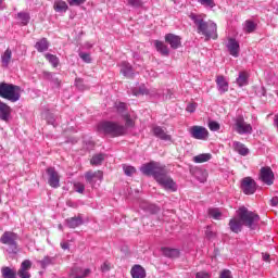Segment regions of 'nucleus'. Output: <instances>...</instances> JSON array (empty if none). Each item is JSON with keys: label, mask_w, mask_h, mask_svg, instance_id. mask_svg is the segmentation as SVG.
Instances as JSON below:
<instances>
[{"label": "nucleus", "mask_w": 278, "mask_h": 278, "mask_svg": "<svg viewBox=\"0 0 278 278\" xmlns=\"http://www.w3.org/2000/svg\"><path fill=\"white\" fill-rule=\"evenodd\" d=\"M139 170L142 175H146V177H153L154 181H156L161 188H164V190L177 192V182L168 175L166 166L161 165L160 162L151 161L144 163Z\"/></svg>", "instance_id": "1"}, {"label": "nucleus", "mask_w": 278, "mask_h": 278, "mask_svg": "<svg viewBox=\"0 0 278 278\" xmlns=\"http://www.w3.org/2000/svg\"><path fill=\"white\" fill-rule=\"evenodd\" d=\"M260 223V215L253 211H249L245 206L239 207L237 211V216L232 217L228 227L232 233H240L242 227H249V229H255Z\"/></svg>", "instance_id": "2"}, {"label": "nucleus", "mask_w": 278, "mask_h": 278, "mask_svg": "<svg viewBox=\"0 0 278 278\" xmlns=\"http://www.w3.org/2000/svg\"><path fill=\"white\" fill-rule=\"evenodd\" d=\"M189 18L194 23L197 33L204 36L205 42L216 40L218 38V26L213 21H205L203 16L191 13Z\"/></svg>", "instance_id": "3"}, {"label": "nucleus", "mask_w": 278, "mask_h": 278, "mask_svg": "<svg viewBox=\"0 0 278 278\" xmlns=\"http://www.w3.org/2000/svg\"><path fill=\"white\" fill-rule=\"evenodd\" d=\"M99 134L110 136V138H121L127 134V128L116 122L104 121L97 126Z\"/></svg>", "instance_id": "4"}, {"label": "nucleus", "mask_w": 278, "mask_h": 278, "mask_svg": "<svg viewBox=\"0 0 278 278\" xmlns=\"http://www.w3.org/2000/svg\"><path fill=\"white\" fill-rule=\"evenodd\" d=\"M0 97L1 99L11 101V103H16V101L21 100V87L14 84L1 83Z\"/></svg>", "instance_id": "5"}, {"label": "nucleus", "mask_w": 278, "mask_h": 278, "mask_svg": "<svg viewBox=\"0 0 278 278\" xmlns=\"http://www.w3.org/2000/svg\"><path fill=\"white\" fill-rule=\"evenodd\" d=\"M18 235L13 231H4L0 237L1 244L8 247L7 252L11 255H16L18 253Z\"/></svg>", "instance_id": "6"}, {"label": "nucleus", "mask_w": 278, "mask_h": 278, "mask_svg": "<svg viewBox=\"0 0 278 278\" xmlns=\"http://www.w3.org/2000/svg\"><path fill=\"white\" fill-rule=\"evenodd\" d=\"M232 129L239 136H251L253 134V126L244 121V115H237L232 118Z\"/></svg>", "instance_id": "7"}, {"label": "nucleus", "mask_w": 278, "mask_h": 278, "mask_svg": "<svg viewBox=\"0 0 278 278\" xmlns=\"http://www.w3.org/2000/svg\"><path fill=\"white\" fill-rule=\"evenodd\" d=\"M241 190L243 194L251 195L257 192V182L251 177H244L241 180Z\"/></svg>", "instance_id": "8"}, {"label": "nucleus", "mask_w": 278, "mask_h": 278, "mask_svg": "<svg viewBox=\"0 0 278 278\" xmlns=\"http://www.w3.org/2000/svg\"><path fill=\"white\" fill-rule=\"evenodd\" d=\"M258 179L266 186H273V184H275V173H273V168L269 166L262 167Z\"/></svg>", "instance_id": "9"}, {"label": "nucleus", "mask_w": 278, "mask_h": 278, "mask_svg": "<svg viewBox=\"0 0 278 278\" xmlns=\"http://www.w3.org/2000/svg\"><path fill=\"white\" fill-rule=\"evenodd\" d=\"M189 134L194 140H207L210 138V131L203 126H192L189 129Z\"/></svg>", "instance_id": "10"}, {"label": "nucleus", "mask_w": 278, "mask_h": 278, "mask_svg": "<svg viewBox=\"0 0 278 278\" xmlns=\"http://www.w3.org/2000/svg\"><path fill=\"white\" fill-rule=\"evenodd\" d=\"M48 175V184L51 188H60V174L55 170V167H48L46 169Z\"/></svg>", "instance_id": "11"}, {"label": "nucleus", "mask_w": 278, "mask_h": 278, "mask_svg": "<svg viewBox=\"0 0 278 278\" xmlns=\"http://www.w3.org/2000/svg\"><path fill=\"white\" fill-rule=\"evenodd\" d=\"M151 131L153 136H155V138H159V140H164V141L173 140V137L166 134V128H162V126L153 125L151 128Z\"/></svg>", "instance_id": "12"}, {"label": "nucleus", "mask_w": 278, "mask_h": 278, "mask_svg": "<svg viewBox=\"0 0 278 278\" xmlns=\"http://www.w3.org/2000/svg\"><path fill=\"white\" fill-rule=\"evenodd\" d=\"M165 42L170 46V49L177 50L181 47V37L173 33L165 35Z\"/></svg>", "instance_id": "13"}, {"label": "nucleus", "mask_w": 278, "mask_h": 278, "mask_svg": "<svg viewBox=\"0 0 278 278\" xmlns=\"http://www.w3.org/2000/svg\"><path fill=\"white\" fill-rule=\"evenodd\" d=\"M29 270H31V262L29 260H24L17 270V276L20 278H31Z\"/></svg>", "instance_id": "14"}, {"label": "nucleus", "mask_w": 278, "mask_h": 278, "mask_svg": "<svg viewBox=\"0 0 278 278\" xmlns=\"http://www.w3.org/2000/svg\"><path fill=\"white\" fill-rule=\"evenodd\" d=\"M228 53L232 55V58L240 56V42L236 40V38H229L227 43Z\"/></svg>", "instance_id": "15"}, {"label": "nucleus", "mask_w": 278, "mask_h": 278, "mask_svg": "<svg viewBox=\"0 0 278 278\" xmlns=\"http://www.w3.org/2000/svg\"><path fill=\"white\" fill-rule=\"evenodd\" d=\"M12 118V108L8 103L0 101V121L9 123Z\"/></svg>", "instance_id": "16"}, {"label": "nucleus", "mask_w": 278, "mask_h": 278, "mask_svg": "<svg viewBox=\"0 0 278 278\" xmlns=\"http://www.w3.org/2000/svg\"><path fill=\"white\" fill-rule=\"evenodd\" d=\"M161 253L164 257H168L169 260H177L181 255V251L175 248L163 247L161 248Z\"/></svg>", "instance_id": "17"}, {"label": "nucleus", "mask_w": 278, "mask_h": 278, "mask_svg": "<svg viewBox=\"0 0 278 278\" xmlns=\"http://www.w3.org/2000/svg\"><path fill=\"white\" fill-rule=\"evenodd\" d=\"M83 223H84V217H81V214H78L77 216L65 219V225L70 229H77V227H81Z\"/></svg>", "instance_id": "18"}, {"label": "nucleus", "mask_w": 278, "mask_h": 278, "mask_svg": "<svg viewBox=\"0 0 278 278\" xmlns=\"http://www.w3.org/2000/svg\"><path fill=\"white\" fill-rule=\"evenodd\" d=\"M217 90L220 94H225V92H229V83L225 79V76L218 75L216 77Z\"/></svg>", "instance_id": "19"}, {"label": "nucleus", "mask_w": 278, "mask_h": 278, "mask_svg": "<svg viewBox=\"0 0 278 278\" xmlns=\"http://www.w3.org/2000/svg\"><path fill=\"white\" fill-rule=\"evenodd\" d=\"M41 75L42 79H45L46 81H50L51 84L56 86V88H60L62 80L55 76V73L43 71Z\"/></svg>", "instance_id": "20"}, {"label": "nucleus", "mask_w": 278, "mask_h": 278, "mask_svg": "<svg viewBox=\"0 0 278 278\" xmlns=\"http://www.w3.org/2000/svg\"><path fill=\"white\" fill-rule=\"evenodd\" d=\"M85 179L91 186H92V184H94V179H99V181H103V172H101V170L87 172L85 174Z\"/></svg>", "instance_id": "21"}, {"label": "nucleus", "mask_w": 278, "mask_h": 278, "mask_svg": "<svg viewBox=\"0 0 278 278\" xmlns=\"http://www.w3.org/2000/svg\"><path fill=\"white\" fill-rule=\"evenodd\" d=\"M119 66L121 73L124 75V77H128L129 79L134 77V67L131 64H129V62L123 61Z\"/></svg>", "instance_id": "22"}, {"label": "nucleus", "mask_w": 278, "mask_h": 278, "mask_svg": "<svg viewBox=\"0 0 278 278\" xmlns=\"http://www.w3.org/2000/svg\"><path fill=\"white\" fill-rule=\"evenodd\" d=\"M154 47L156 51L161 53V55H163L164 58H168L170 55V50L168 49V46L164 45L163 41L155 40Z\"/></svg>", "instance_id": "23"}, {"label": "nucleus", "mask_w": 278, "mask_h": 278, "mask_svg": "<svg viewBox=\"0 0 278 278\" xmlns=\"http://www.w3.org/2000/svg\"><path fill=\"white\" fill-rule=\"evenodd\" d=\"M232 149L236 151V153H239V155H242L243 157L250 153L249 148H247V146L240 141H235L232 143Z\"/></svg>", "instance_id": "24"}, {"label": "nucleus", "mask_w": 278, "mask_h": 278, "mask_svg": "<svg viewBox=\"0 0 278 278\" xmlns=\"http://www.w3.org/2000/svg\"><path fill=\"white\" fill-rule=\"evenodd\" d=\"M49 40L47 38H41L35 43V49L38 51V53H45V51H49Z\"/></svg>", "instance_id": "25"}, {"label": "nucleus", "mask_w": 278, "mask_h": 278, "mask_svg": "<svg viewBox=\"0 0 278 278\" xmlns=\"http://www.w3.org/2000/svg\"><path fill=\"white\" fill-rule=\"evenodd\" d=\"M56 258L55 256L46 255L41 261H38L37 264L46 270L48 266H55Z\"/></svg>", "instance_id": "26"}, {"label": "nucleus", "mask_w": 278, "mask_h": 278, "mask_svg": "<svg viewBox=\"0 0 278 278\" xmlns=\"http://www.w3.org/2000/svg\"><path fill=\"white\" fill-rule=\"evenodd\" d=\"M130 275L132 278H146L147 270H144L141 265H135L130 270Z\"/></svg>", "instance_id": "27"}, {"label": "nucleus", "mask_w": 278, "mask_h": 278, "mask_svg": "<svg viewBox=\"0 0 278 278\" xmlns=\"http://www.w3.org/2000/svg\"><path fill=\"white\" fill-rule=\"evenodd\" d=\"M72 275H74V278H86L88 275H90L89 268H81V267H73L72 268Z\"/></svg>", "instance_id": "28"}, {"label": "nucleus", "mask_w": 278, "mask_h": 278, "mask_svg": "<svg viewBox=\"0 0 278 278\" xmlns=\"http://www.w3.org/2000/svg\"><path fill=\"white\" fill-rule=\"evenodd\" d=\"M1 275H2V278H18L16 276L17 275L16 268H11L8 266H3L1 268Z\"/></svg>", "instance_id": "29"}, {"label": "nucleus", "mask_w": 278, "mask_h": 278, "mask_svg": "<svg viewBox=\"0 0 278 278\" xmlns=\"http://www.w3.org/2000/svg\"><path fill=\"white\" fill-rule=\"evenodd\" d=\"M257 29V24L253 20H247L243 24V31L245 34H253Z\"/></svg>", "instance_id": "30"}, {"label": "nucleus", "mask_w": 278, "mask_h": 278, "mask_svg": "<svg viewBox=\"0 0 278 278\" xmlns=\"http://www.w3.org/2000/svg\"><path fill=\"white\" fill-rule=\"evenodd\" d=\"M11 60H12V50L7 49L4 53L1 55V62H2L3 68H8V66H10Z\"/></svg>", "instance_id": "31"}, {"label": "nucleus", "mask_w": 278, "mask_h": 278, "mask_svg": "<svg viewBox=\"0 0 278 278\" xmlns=\"http://www.w3.org/2000/svg\"><path fill=\"white\" fill-rule=\"evenodd\" d=\"M236 81L240 88H242V86H249V73L240 72Z\"/></svg>", "instance_id": "32"}, {"label": "nucleus", "mask_w": 278, "mask_h": 278, "mask_svg": "<svg viewBox=\"0 0 278 278\" xmlns=\"http://www.w3.org/2000/svg\"><path fill=\"white\" fill-rule=\"evenodd\" d=\"M53 10L56 12H67L68 11V4L64 0H56L53 4Z\"/></svg>", "instance_id": "33"}, {"label": "nucleus", "mask_w": 278, "mask_h": 278, "mask_svg": "<svg viewBox=\"0 0 278 278\" xmlns=\"http://www.w3.org/2000/svg\"><path fill=\"white\" fill-rule=\"evenodd\" d=\"M45 58L49 62V64H51V66H53V68H58V66H60V58H58V55L51 54V53H46Z\"/></svg>", "instance_id": "34"}, {"label": "nucleus", "mask_w": 278, "mask_h": 278, "mask_svg": "<svg viewBox=\"0 0 278 278\" xmlns=\"http://www.w3.org/2000/svg\"><path fill=\"white\" fill-rule=\"evenodd\" d=\"M104 160H105L104 153L94 154L90 160V164L91 166H101Z\"/></svg>", "instance_id": "35"}, {"label": "nucleus", "mask_w": 278, "mask_h": 278, "mask_svg": "<svg viewBox=\"0 0 278 278\" xmlns=\"http://www.w3.org/2000/svg\"><path fill=\"white\" fill-rule=\"evenodd\" d=\"M16 18H18V21H21V24L24 26L29 25V21H31V16L27 12L17 13Z\"/></svg>", "instance_id": "36"}, {"label": "nucleus", "mask_w": 278, "mask_h": 278, "mask_svg": "<svg viewBox=\"0 0 278 278\" xmlns=\"http://www.w3.org/2000/svg\"><path fill=\"white\" fill-rule=\"evenodd\" d=\"M210 160H212V155L210 153H203L193 157V162H195V164H203V162H210Z\"/></svg>", "instance_id": "37"}, {"label": "nucleus", "mask_w": 278, "mask_h": 278, "mask_svg": "<svg viewBox=\"0 0 278 278\" xmlns=\"http://www.w3.org/2000/svg\"><path fill=\"white\" fill-rule=\"evenodd\" d=\"M208 216L214 218V220H220V218H223V212H220V208H210Z\"/></svg>", "instance_id": "38"}, {"label": "nucleus", "mask_w": 278, "mask_h": 278, "mask_svg": "<svg viewBox=\"0 0 278 278\" xmlns=\"http://www.w3.org/2000/svg\"><path fill=\"white\" fill-rule=\"evenodd\" d=\"M132 94L135 97H140V94H149V89H147L144 85H141L138 88L132 89Z\"/></svg>", "instance_id": "39"}, {"label": "nucleus", "mask_w": 278, "mask_h": 278, "mask_svg": "<svg viewBox=\"0 0 278 278\" xmlns=\"http://www.w3.org/2000/svg\"><path fill=\"white\" fill-rule=\"evenodd\" d=\"M75 86L80 92H84V90H88L90 88L88 85L84 84V79L81 78H76L75 79Z\"/></svg>", "instance_id": "40"}, {"label": "nucleus", "mask_w": 278, "mask_h": 278, "mask_svg": "<svg viewBox=\"0 0 278 278\" xmlns=\"http://www.w3.org/2000/svg\"><path fill=\"white\" fill-rule=\"evenodd\" d=\"M123 118L125 121V126L124 127L126 128V130H127V128L135 127L136 123L134 122V119H131V115L124 114Z\"/></svg>", "instance_id": "41"}, {"label": "nucleus", "mask_w": 278, "mask_h": 278, "mask_svg": "<svg viewBox=\"0 0 278 278\" xmlns=\"http://www.w3.org/2000/svg\"><path fill=\"white\" fill-rule=\"evenodd\" d=\"M78 55L80 60H83V62H85L86 64H90L92 62V56H90V53L88 52L79 51Z\"/></svg>", "instance_id": "42"}, {"label": "nucleus", "mask_w": 278, "mask_h": 278, "mask_svg": "<svg viewBox=\"0 0 278 278\" xmlns=\"http://www.w3.org/2000/svg\"><path fill=\"white\" fill-rule=\"evenodd\" d=\"M123 170L127 177H131L132 175H136V167L131 165H124Z\"/></svg>", "instance_id": "43"}, {"label": "nucleus", "mask_w": 278, "mask_h": 278, "mask_svg": "<svg viewBox=\"0 0 278 278\" xmlns=\"http://www.w3.org/2000/svg\"><path fill=\"white\" fill-rule=\"evenodd\" d=\"M206 240H214L216 238V232L212 229V226H207L205 230Z\"/></svg>", "instance_id": "44"}, {"label": "nucleus", "mask_w": 278, "mask_h": 278, "mask_svg": "<svg viewBox=\"0 0 278 278\" xmlns=\"http://www.w3.org/2000/svg\"><path fill=\"white\" fill-rule=\"evenodd\" d=\"M197 1L204 8H211V9L216 8V3L214 2V0H197Z\"/></svg>", "instance_id": "45"}, {"label": "nucleus", "mask_w": 278, "mask_h": 278, "mask_svg": "<svg viewBox=\"0 0 278 278\" xmlns=\"http://www.w3.org/2000/svg\"><path fill=\"white\" fill-rule=\"evenodd\" d=\"M74 190H75V192H78L79 194H84V192L86 191V186L81 182H75Z\"/></svg>", "instance_id": "46"}, {"label": "nucleus", "mask_w": 278, "mask_h": 278, "mask_svg": "<svg viewBox=\"0 0 278 278\" xmlns=\"http://www.w3.org/2000/svg\"><path fill=\"white\" fill-rule=\"evenodd\" d=\"M116 110L118 114H125V112H127V104L125 102H119L116 104Z\"/></svg>", "instance_id": "47"}, {"label": "nucleus", "mask_w": 278, "mask_h": 278, "mask_svg": "<svg viewBox=\"0 0 278 278\" xmlns=\"http://www.w3.org/2000/svg\"><path fill=\"white\" fill-rule=\"evenodd\" d=\"M128 5L131 8H142V1L141 0H127Z\"/></svg>", "instance_id": "48"}, {"label": "nucleus", "mask_w": 278, "mask_h": 278, "mask_svg": "<svg viewBox=\"0 0 278 278\" xmlns=\"http://www.w3.org/2000/svg\"><path fill=\"white\" fill-rule=\"evenodd\" d=\"M208 128L211 129V131H218V129H220V124H218V122H210L208 123Z\"/></svg>", "instance_id": "49"}, {"label": "nucleus", "mask_w": 278, "mask_h": 278, "mask_svg": "<svg viewBox=\"0 0 278 278\" xmlns=\"http://www.w3.org/2000/svg\"><path fill=\"white\" fill-rule=\"evenodd\" d=\"M186 112H189L190 114H193V112H197V103L195 102L189 103L186 108Z\"/></svg>", "instance_id": "50"}, {"label": "nucleus", "mask_w": 278, "mask_h": 278, "mask_svg": "<svg viewBox=\"0 0 278 278\" xmlns=\"http://www.w3.org/2000/svg\"><path fill=\"white\" fill-rule=\"evenodd\" d=\"M219 278H233V275H231V270H229V269H224V270L219 274Z\"/></svg>", "instance_id": "51"}, {"label": "nucleus", "mask_w": 278, "mask_h": 278, "mask_svg": "<svg viewBox=\"0 0 278 278\" xmlns=\"http://www.w3.org/2000/svg\"><path fill=\"white\" fill-rule=\"evenodd\" d=\"M87 0H67L68 5H84Z\"/></svg>", "instance_id": "52"}, {"label": "nucleus", "mask_w": 278, "mask_h": 278, "mask_svg": "<svg viewBox=\"0 0 278 278\" xmlns=\"http://www.w3.org/2000/svg\"><path fill=\"white\" fill-rule=\"evenodd\" d=\"M47 123H48V125H53V127H55V125H56L55 116H53V114H48Z\"/></svg>", "instance_id": "53"}, {"label": "nucleus", "mask_w": 278, "mask_h": 278, "mask_svg": "<svg viewBox=\"0 0 278 278\" xmlns=\"http://www.w3.org/2000/svg\"><path fill=\"white\" fill-rule=\"evenodd\" d=\"M195 278H210V274L206 271H198Z\"/></svg>", "instance_id": "54"}, {"label": "nucleus", "mask_w": 278, "mask_h": 278, "mask_svg": "<svg viewBox=\"0 0 278 278\" xmlns=\"http://www.w3.org/2000/svg\"><path fill=\"white\" fill-rule=\"evenodd\" d=\"M101 270L102 273H108V270H110V263H103V265L101 266Z\"/></svg>", "instance_id": "55"}, {"label": "nucleus", "mask_w": 278, "mask_h": 278, "mask_svg": "<svg viewBox=\"0 0 278 278\" xmlns=\"http://www.w3.org/2000/svg\"><path fill=\"white\" fill-rule=\"evenodd\" d=\"M270 205H271V207H277V205H278V197L271 198Z\"/></svg>", "instance_id": "56"}, {"label": "nucleus", "mask_w": 278, "mask_h": 278, "mask_svg": "<svg viewBox=\"0 0 278 278\" xmlns=\"http://www.w3.org/2000/svg\"><path fill=\"white\" fill-rule=\"evenodd\" d=\"M263 262H270V254L262 253Z\"/></svg>", "instance_id": "57"}, {"label": "nucleus", "mask_w": 278, "mask_h": 278, "mask_svg": "<svg viewBox=\"0 0 278 278\" xmlns=\"http://www.w3.org/2000/svg\"><path fill=\"white\" fill-rule=\"evenodd\" d=\"M61 249H63L64 251L70 249V244L68 242H61Z\"/></svg>", "instance_id": "58"}, {"label": "nucleus", "mask_w": 278, "mask_h": 278, "mask_svg": "<svg viewBox=\"0 0 278 278\" xmlns=\"http://www.w3.org/2000/svg\"><path fill=\"white\" fill-rule=\"evenodd\" d=\"M85 47H86L87 49H92V45H91V43H86Z\"/></svg>", "instance_id": "59"}, {"label": "nucleus", "mask_w": 278, "mask_h": 278, "mask_svg": "<svg viewBox=\"0 0 278 278\" xmlns=\"http://www.w3.org/2000/svg\"><path fill=\"white\" fill-rule=\"evenodd\" d=\"M2 3H3V0H0V7H1Z\"/></svg>", "instance_id": "60"}, {"label": "nucleus", "mask_w": 278, "mask_h": 278, "mask_svg": "<svg viewBox=\"0 0 278 278\" xmlns=\"http://www.w3.org/2000/svg\"><path fill=\"white\" fill-rule=\"evenodd\" d=\"M59 228L62 229V225H60Z\"/></svg>", "instance_id": "61"}]
</instances>
